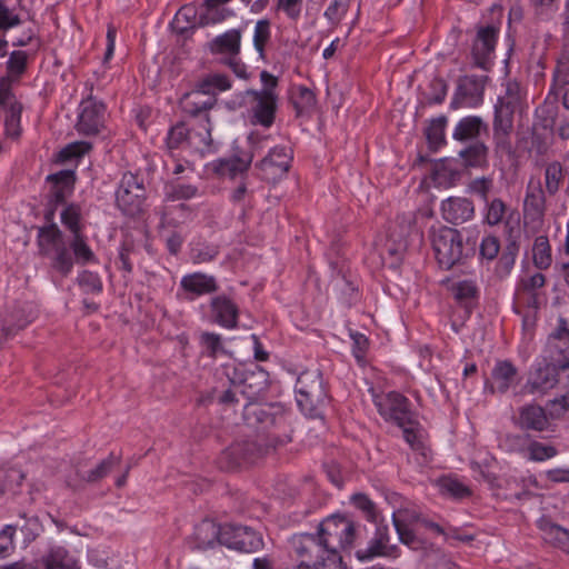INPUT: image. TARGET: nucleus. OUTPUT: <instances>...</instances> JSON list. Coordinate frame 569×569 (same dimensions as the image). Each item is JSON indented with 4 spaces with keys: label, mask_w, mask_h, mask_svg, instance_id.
<instances>
[{
    "label": "nucleus",
    "mask_w": 569,
    "mask_h": 569,
    "mask_svg": "<svg viewBox=\"0 0 569 569\" xmlns=\"http://www.w3.org/2000/svg\"><path fill=\"white\" fill-rule=\"evenodd\" d=\"M289 545L297 569H347L341 556L330 555L318 532L295 535Z\"/></svg>",
    "instance_id": "obj_1"
},
{
    "label": "nucleus",
    "mask_w": 569,
    "mask_h": 569,
    "mask_svg": "<svg viewBox=\"0 0 569 569\" xmlns=\"http://www.w3.org/2000/svg\"><path fill=\"white\" fill-rule=\"evenodd\" d=\"M459 159L443 158L433 162L431 178L438 187L449 188L460 179L461 170L466 167H482L487 162L486 144H469L459 151Z\"/></svg>",
    "instance_id": "obj_2"
},
{
    "label": "nucleus",
    "mask_w": 569,
    "mask_h": 569,
    "mask_svg": "<svg viewBox=\"0 0 569 569\" xmlns=\"http://www.w3.org/2000/svg\"><path fill=\"white\" fill-rule=\"evenodd\" d=\"M359 528L349 517L337 513L325 518L319 523L317 532L331 556H341V550L353 547L359 536Z\"/></svg>",
    "instance_id": "obj_3"
},
{
    "label": "nucleus",
    "mask_w": 569,
    "mask_h": 569,
    "mask_svg": "<svg viewBox=\"0 0 569 569\" xmlns=\"http://www.w3.org/2000/svg\"><path fill=\"white\" fill-rule=\"evenodd\" d=\"M431 242L439 266L446 270L461 263L472 252L465 243L462 234L449 227L433 230Z\"/></svg>",
    "instance_id": "obj_4"
},
{
    "label": "nucleus",
    "mask_w": 569,
    "mask_h": 569,
    "mask_svg": "<svg viewBox=\"0 0 569 569\" xmlns=\"http://www.w3.org/2000/svg\"><path fill=\"white\" fill-rule=\"evenodd\" d=\"M38 244L40 253L50 258L51 267L63 277L71 272L73 258L57 224L52 223L39 230Z\"/></svg>",
    "instance_id": "obj_5"
},
{
    "label": "nucleus",
    "mask_w": 569,
    "mask_h": 569,
    "mask_svg": "<svg viewBox=\"0 0 569 569\" xmlns=\"http://www.w3.org/2000/svg\"><path fill=\"white\" fill-rule=\"evenodd\" d=\"M415 229L410 219L397 218L388 229L385 243L381 247L380 256L385 263L396 268L400 264L408 249L409 237Z\"/></svg>",
    "instance_id": "obj_6"
},
{
    "label": "nucleus",
    "mask_w": 569,
    "mask_h": 569,
    "mask_svg": "<svg viewBox=\"0 0 569 569\" xmlns=\"http://www.w3.org/2000/svg\"><path fill=\"white\" fill-rule=\"evenodd\" d=\"M569 369V358L557 362H549L547 359L543 365H538L530 373L523 392L529 395H546L560 382V372Z\"/></svg>",
    "instance_id": "obj_7"
},
{
    "label": "nucleus",
    "mask_w": 569,
    "mask_h": 569,
    "mask_svg": "<svg viewBox=\"0 0 569 569\" xmlns=\"http://www.w3.org/2000/svg\"><path fill=\"white\" fill-rule=\"evenodd\" d=\"M295 390L297 403L306 413H311L326 396L318 370L302 372L297 379Z\"/></svg>",
    "instance_id": "obj_8"
},
{
    "label": "nucleus",
    "mask_w": 569,
    "mask_h": 569,
    "mask_svg": "<svg viewBox=\"0 0 569 569\" xmlns=\"http://www.w3.org/2000/svg\"><path fill=\"white\" fill-rule=\"evenodd\" d=\"M375 406L378 412L387 421H392L397 426L411 423L415 413L410 409L409 400L401 393L391 391L386 395L375 396Z\"/></svg>",
    "instance_id": "obj_9"
},
{
    "label": "nucleus",
    "mask_w": 569,
    "mask_h": 569,
    "mask_svg": "<svg viewBox=\"0 0 569 569\" xmlns=\"http://www.w3.org/2000/svg\"><path fill=\"white\" fill-rule=\"evenodd\" d=\"M144 188L132 173H124L116 192L117 207L127 216H136L142 210Z\"/></svg>",
    "instance_id": "obj_10"
},
{
    "label": "nucleus",
    "mask_w": 569,
    "mask_h": 569,
    "mask_svg": "<svg viewBox=\"0 0 569 569\" xmlns=\"http://www.w3.org/2000/svg\"><path fill=\"white\" fill-rule=\"evenodd\" d=\"M487 77L462 76L457 81V88L450 102L451 109L475 108L483 100Z\"/></svg>",
    "instance_id": "obj_11"
},
{
    "label": "nucleus",
    "mask_w": 569,
    "mask_h": 569,
    "mask_svg": "<svg viewBox=\"0 0 569 569\" xmlns=\"http://www.w3.org/2000/svg\"><path fill=\"white\" fill-rule=\"evenodd\" d=\"M223 546L242 552H254L262 548L260 533L247 526L226 523L222 526Z\"/></svg>",
    "instance_id": "obj_12"
},
{
    "label": "nucleus",
    "mask_w": 569,
    "mask_h": 569,
    "mask_svg": "<svg viewBox=\"0 0 569 569\" xmlns=\"http://www.w3.org/2000/svg\"><path fill=\"white\" fill-rule=\"evenodd\" d=\"M106 107L93 97H88L80 103V112L76 128L80 134L92 137L104 129Z\"/></svg>",
    "instance_id": "obj_13"
},
{
    "label": "nucleus",
    "mask_w": 569,
    "mask_h": 569,
    "mask_svg": "<svg viewBox=\"0 0 569 569\" xmlns=\"http://www.w3.org/2000/svg\"><path fill=\"white\" fill-rule=\"evenodd\" d=\"M499 29L495 26L479 27L471 47L472 64L488 70L495 53Z\"/></svg>",
    "instance_id": "obj_14"
},
{
    "label": "nucleus",
    "mask_w": 569,
    "mask_h": 569,
    "mask_svg": "<svg viewBox=\"0 0 569 569\" xmlns=\"http://www.w3.org/2000/svg\"><path fill=\"white\" fill-rule=\"evenodd\" d=\"M253 154L250 150H237L228 158H220L212 161L209 167L219 177L236 179L243 178L252 162Z\"/></svg>",
    "instance_id": "obj_15"
},
{
    "label": "nucleus",
    "mask_w": 569,
    "mask_h": 569,
    "mask_svg": "<svg viewBox=\"0 0 569 569\" xmlns=\"http://www.w3.org/2000/svg\"><path fill=\"white\" fill-rule=\"evenodd\" d=\"M246 94L251 97L254 102L251 107V122L264 128L271 127L276 118L277 93L258 92V90L249 89Z\"/></svg>",
    "instance_id": "obj_16"
},
{
    "label": "nucleus",
    "mask_w": 569,
    "mask_h": 569,
    "mask_svg": "<svg viewBox=\"0 0 569 569\" xmlns=\"http://www.w3.org/2000/svg\"><path fill=\"white\" fill-rule=\"evenodd\" d=\"M518 376V368L512 362L498 360L491 370L490 379L485 382V391L505 395L517 383Z\"/></svg>",
    "instance_id": "obj_17"
},
{
    "label": "nucleus",
    "mask_w": 569,
    "mask_h": 569,
    "mask_svg": "<svg viewBox=\"0 0 569 569\" xmlns=\"http://www.w3.org/2000/svg\"><path fill=\"white\" fill-rule=\"evenodd\" d=\"M292 158L293 150L289 144H277L260 161L259 167L268 178H281L288 172Z\"/></svg>",
    "instance_id": "obj_18"
},
{
    "label": "nucleus",
    "mask_w": 569,
    "mask_h": 569,
    "mask_svg": "<svg viewBox=\"0 0 569 569\" xmlns=\"http://www.w3.org/2000/svg\"><path fill=\"white\" fill-rule=\"evenodd\" d=\"M442 217L452 224H460L470 220L475 214V207L471 200L461 197H450L442 201Z\"/></svg>",
    "instance_id": "obj_19"
},
{
    "label": "nucleus",
    "mask_w": 569,
    "mask_h": 569,
    "mask_svg": "<svg viewBox=\"0 0 569 569\" xmlns=\"http://www.w3.org/2000/svg\"><path fill=\"white\" fill-rule=\"evenodd\" d=\"M517 425L522 430L542 432L549 428V416L539 405H525L519 408Z\"/></svg>",
    "instance_id": "obj_20"
},
{
    "label": "nucleus",
    "mask_w": 569,
    "mask_h": 569,
    "mask_svg": "<svg viewBox=\"0 0 569 569\" xmlns=\"http://www.w3.org/2000/svg\"><path fill=\"white\" fill-rule=\"evenodd\" d=\"M489 127L478 116H468L460 119L452 132V138L457 141H472L480 140L488 137Z\"/></svg>",
    "instance_id": "obj_21"
},
{
    "label": "nucleus",
    "mask_w": 569,
    "mask_h": 569,
    "mask_svg": "<svg viewBox=\"0 0 569 569\" xmlns=\"http://www.w3.org/2000/svg\"><path fill=\"white\" fill-rule=\"evenodd\" d=\"M211 311L214 321L227 329H234L238 326V306L227 296L221 295L211 299Z\"/></svg>",
    "instance_id": "obj_22"
},
{
    "label": "nucleus",
    "mask_w": 569,
    "mask_h": 569,
    "mask_svg": "<svg viewBox=\"0 0 569 569\" xmlns=\"http://www.w3.org/2000/svg\"><path fill=\"white\" fill-rule=\"evenodd\" d=\"M493 139L502 142L509 138L513 129V107L512 102L502 100L495 107L493 118Z\"/></svg>",
    "instance_id": "obj_23"
},
{
    "label": "nucleus",
    "mask_w": 569,
    "mask_h": 569,
    "mask_svg": "<svg viewBox=\"0 0 569 569\" xmlns=\"http://www.w3.org/2000/svg\"><path fill=\"white\" fill-rule=\"evenodd\" d=\"M418 522L427 530L441 536L445 541L450 543L451 541L471 542L475 540L473 535L463 533L460 528H457L447 521L436 522L429 518L420 517L418 518Z\"/></svg>",
    "instance_id": "obj_24"
},
{
    "label": "nucleus",
    "mask_w": 569,
    "mask_h": 569,
    "mask_svg": "<svg viewBox=\"0 0 569 569\" xmlns=\"http://www.w3.org/2000/svg\"><path fill=\"white\" fill-rule=\"evenodd\" d=\"M180 286L187 293L192 296L191 299L197 296L212 293L218 290L216 278L201 272H194L182 277Z\"/></svg>",
    "instance_id": "obj_25"
},
{
    "label": "nucleus",
    "mask_w": 569,
    "mask_h": 569,
    "mask_svg": "<svg viewBox=\"0 0 569 569\" xmlns=\"http://www.w3.org/2000/svg\"><path fill=\"white\" fill-rule=\"evenodd\" d=\"M193 537L198 549L213 547L216 542L222 543V526L213 520L204 519L194 527Z\"/></svg>",
    "instance_id": "obj_26"
},
{
    "label": "nucleus",
    "mask_w": 569,
    "mask_h": 569,
    "mask_svg": "<svg viewBox=\"0 0 569 569\" xmlns=\"http://www.w3.org/2000/svg\"><path fill=\"white\" fill-rule=\"evenodd\" d=\"M43 569H80L77 560L62 546H51L40 559Z\"/></svg>",
    "instance_id": "obj_27"
},
{
    "label": "nucleus",
    "mask_w": 569,
    "mask_h": 569,
    "mask_svg": "<svg viewBox=\"0 0 569 569\" xmlns=\"http://www.w3.org/2000/svg\"><path fill=\"white\" fill-rule=\"evenodd\" d=\"M392 522L398 533L400 542L410 548L411 550L428 553L430 550L433 549V545L431 542L418 536L405 522L399 520L395 512L392 515Z\"/></svg>",
    "instance_id": "obj_28"
},
{
    "label": "nucleus",
    "mask_w": 569,
    "mask_h": 569,
    "mask_svg": "<svg viewBox=\"0 0 569 569\" xmlns=\"http://www.w3.org/2000/svg\"><path fill=\"white\" fill-rule=\"evenodd\" d=\"M74 180V172L72 170H62L48 176L47 181L52 184V201L56 203L64 202L67 196L71 193L73 189Z\"/></svg>",
    "instance_id": "obj_29"
},
{
    "label": "nucleus",
    "mask_w": 569,
    "mask_h": 569,
    "mask_svg": "<svg viewBox=\"0 0 569 569\" xmlns=\"http://www.w3.org/2000/svg\"><path fill=\"white\" fill-rule=\"evenodd\" d=\"M240 31L232 29L216 37L209 43V50L213 54H229L231 57H236L240 51Z\"/></svg>",
    "instance_id": "obj_30"
},
{
    "label": "nucleus",
    "mask_w": 569,
    "mask_h": 569,
    "mask_svg": "<svg viewBox=\"0 0 569 569\" xmlns=\"http://www.w3.org/2000/svg\"><path fill=\"white\" fill-rule=\"evenodd\" d=\"M217 103V97L203 96L199 91H190L182 96L180 100L181 108L187 113L196 117L203 111L213 108Z\"/></svg>",
    "instance_id": "obj_31"
},
{
    "label": "nucleus",
    "mask_w": 569,
    "mask_h": 569,
    "mask_svg": "<svg viewBox=\"0 0 569 569\" xmlns=\"http://www.w3.org/2000/svg\"><path fill=\"white\" fill-rule=\"evenodd\" d=\"M400 556V549L396 545H385L382 541L375 537L369 541L365 548H359L356 551V557L360 561H368L375 557H390L398 558Z\"/></svg>",
    "instance_id": "obj_32"
},
{
    "label": "nucleus",
    "mask_w": 569,
    "mask_h": 569,
    "mask_svg": "<svg viewBox=\"0 0 569 569\" xmlns=\"http://www.w3.org/2000/svg\"><path fill=\"white\" fill-rule=\"evenodd\" d=\"M525 209L536 217H542L546 209V197L540 180L531 179L525 198Z\"/></svg>",
    "instance_id": "obj_33"
},
{
    "label": "nucleus",
    "mask_w": 569,
    "mask_h": 569,
    "mask_svg": "<svg viewBox=\"0 0 569 569\" xmlns=\"http://www.w3.org/2000/svg\"><path fill=\"white\" fill-rule=\"evenodd\" d=\"M291 102L297 116H302L315 108L317 99L312 90L305 86H298L291 93Z\"/></svg>",
    "instance_id": "obj_34"
},
{
    "label": "nucleus",
    "mask_w": 569,
    "mask_h": 569,
    "mask_svg": "<svg viewBox=\"0 0 569 569\" xmlns=\"http://www.w3.org/2000/svg\"><path fill=\"white\" fill-rule=\"evenodd\" d=\"M120 463V456H116L111 452L106 459H103L96 468L84 473H79L82 480L87 482H97L103 479L109 472Z\"/></svg>",
    "instance_id": "obj_35"
},
{
    "label": "nucleus",
    "mask_w": 569,
    "mask_h": 569,
    "mask_svg": "<svg viewBox=\"0 0 569 569\" xmlns=\"http://www.w3.org/2000/svg\"><path fill=\"white\" fill-rule=\"evenodd\" d=\"M533 263L538 269H548L551 264V248L546 236H539L533 242Z\"/></svg>",
    "instance_id": "obj_36"
},
{
    "label": "nucleus",
    "mask_w": 569,
    "mask_h": 569,
    "mask_svg": "<svg viewBox=\"0 0 569 569\" xmlns=\"http://www.w3.org/2000/svg\"><path fill=\"white\" fill-rule=\"evenodd\" d=\"M527 459L530 461L542 462L555 458L558 450L555 446L546 445L543 442L532 440L526 448Z\"/></svg>",
    "instance_id": "obj_37"
},
{
    "label": "nucleus",
    "mask_w": 569,
    "mask_h": 569,
    "mask_svg": "<svg viewBox=\"0 0 569 569\" xmlns=\"http://www.w3.org/2000/svg\"><path fill=\"white\" fill-rule=\"evenodd\" d=\"M201 193L199 188L191 183L173 182L167 188V199L171 201L190 200L199 197Z\"/></svg>",
    "instance_id": "obj_38"
},
{
    "label": "nucleus",
    "mask_w": 569,
    "mask_h": 569,
    "mask_svg": "<svg viewBox=\"0 0 569 569\" xmlns=\"http://www.w3.org/2000/svg\"><path fill=\"white\" fill-rule=\"evenodd\" d=\"M518 251L519 247L516 242H510L506 246L496 266V273L499 278H505L510 273L515 266Z\"/></svg>",
    "instance_id": "obj_39"
},
{
    "label": "nucleus",
    "mask_w": 569,
    "mask_h": 569,
    "mask_svg": "<svg viewBox=\"0 0 569 569\" xmlns=\"http://www.w3.org/2000/svg\"><path fill=\"white\" fill-rule=\"evenodd\" d=\"M22 107L20 104H11V107L6 110L4 114V130L6 136L9 139L16 140L20 138L21 127H20V114Z\"/></svg>",
    "instance_id": "obj_40"
},
{
    "label": "nucleus",
    "mask_w": 569,
    "mask_h": 569,
    "mask_svg": "<svg viewBox=\"0 0 569 569\" xmlns=\"http://www.w3.org/2000/svg\"><path fill=\"white\" fill-rule=\"evenodd\" d=\"M448 91L446 80L440 77H435L428 84V90L423 93L425 99L429 104H440L443 102Z\"/></svg>",
    "instance_id": "obj_41"
},
{
    "label": "nucleus",
    "mask_w": 569,
    "mask_h": 569,
    "mask_svg": "<svg viewBox=\"0 0 569 569\" xmlns=\"http://www.w3.org/2000/svg\"><path fill=\"white\" fill-rule=\"evenodd\" d=\"M402 429L403 438L407 443L413 450H420L422 448V438H423V429L420 427L419 422L415 417L411 418V423H406V426H399Z\"/></svg>",
    "instance_id": "obj_42"
},
{
    "label": "nucleus",
    "mask_w": 569,
    "mask_h": 569,
    "mask_svg": "<svg viewBox=\"0 0 569 569\" xmlns=\"http://www.w3.org/2000/svg\"><path fill=\"white\" fill-rule=\"evenodd\" d=\"M562 180V166L560 162L555 161L547 166L545 172L546 190L550 196L558 192L560 182Z\"/></svg>",
    "instance_id": "obj_43"
},
{
    "label": "nucleus",
    "mask_w": 569,
    "mask_h": 569,
    "mask_svg": "<svg viewBox=\"0 0 569 569\" xmlns=\"http://www.w3.org/2000/svg\"><path fill=\"white\" fill-rule=\"evenodd\" d=\"M270 39V22L267 19L257 21L253 34V46L261 59H264V47Z\"/></svg>",
    "instance_id": "obj_44"
},
{
    "label": "nucleus",
    "mask_w": 569,
    "mask_h": 569,
    "mask_svg": "<svg viewBox=\"0 0 569 569\" xmlns=\"http://www.w3.org/2000/svg\"><path fill=\"white\" fill-rule=\"evenodd\" d=\"M448 119L446 116H439L432 119L425 130L428 142H446V127Z\"/></svg>",
    "instance_id": "obj_45"
},
{
    "label": "nucleus",
    "mask_w": 569,
    "mask_h": 569,
    "mask_svg": "<svg viewBox=\"0 0 569 569\" xmlns=\"http://www.w3.org/2000/svg\"><path fill=\"white\" fill-rule=\"evenodd\" d=\"M439 487L442 493L453 498H465L470 495V490L458 479L445 477L439 480Z\"/></svg>",
    "instance_id": "obj_46"
},
{
    "label": "nucleus",
    "mask_w": 569,
    "mask_h": 569,
    "mask_svg": "<svg viewBox=\"0 0 569 569\" xmlns=\"http://www.w3.org/2000/svg\"><path fill=\"white\" fill-rule=\"evenodd\" d=\"M17 525H7L0 531V559L10 557L16 550Z\"/></svg>",
    "instance_id": "obj_47"
},
{
    "label": "nucleus",
    "mask_w": 569,
    "mask_h": 569,
    "mask_svg": "<svg viewBox=\"0 0 569 569\" xmlns=\"http://www.w3.org/2000/svg\"><path fill=\"white\" fill-rule=\"evenodd\" d=\"M69 246L73 251L77 262L84 264L93 260L94 254L81 233L73 236Z\"/></svg>",
    "instance_id": "obj_48"
},
{
    "label": "nucleus",
    "mask_w": 569,
    "mask_h": 569,
    "mask_svg": "<svg viewBox=\"0 0 569 569\" xmlns=\"http://www.w3.org/2000/svg\"><path fill=\"white\" fill-rule=\"evenodd\" d=\"M28 54L26 51L18 50L11 52L7 61L8 77L18 79L27 69Z\"/></svg>",
    "instance_id": "obj_49"
},
{
    "label": "nucleus",
    "mask_w": 569,
    "mask_h": 569,
    "mask_svg": "<svg viewBox=\"0 0 569 569\" xmlns=\"http://www.w3.org/2000/svg\"><path fill=\"white\" fill-rule=\"evenodd\" d=\"M201 346L208 357L214 359L224 351L221 336L214 332H203L200 336Z\"/></svg>",
    "instance_id": "obj_50"
},
{
    "label": "nucleus",
    "mask_w": 569,
    "mask_h": 569,
    "mask_svg": "<svg viewBox=\"0 0 569 569\" xmlns=\"http://www.w3.org/2000/svg\"><path fill=\"white\" fill-rule=\"evenodd\" d=\"M91 146L92 144H66V147L59 151L57 162L66 164L78 160L91 149Z\"/></svg>",
    "instance_id": "obj_51"
},
{
    "label": "nucleus",
    "mask_w": 569,
    "mask_h": 569,
    "mask_svg": "<svg viewBox=\"0 0 569 569\" xmlns=\"http://www.w3.org/2000/svg\"><path fill=\"white\" fill-rule=\"evenodd\" d=\"M546 539L569 553V530L550 525L546 530Z\"/></svg>",
    "instance_id": "obj_52"
},
{
    "label": "nucleus",
    "mask_w": 569,
    "mask_h": 569,
    "mask_svg": "<svg viewBox=\"0 0 569 569\" xmlns=\"http://www.w3.org/2000/svg\"><path fill=\"white\" fill-rule=\"evenodd\" d=\"M77 281L86 293H98L102 291L101 279L94 272L84 270L78 276Z\"/></svg>",
    "instance_id": "obj_53"
},
{
    "label": "nucleus",
    "mask_w": 569,
    "mask_h": 569,
    "mask_svg": "<svg viewBox=\"0 0 569 569\" xmlns=\"http://www.w3.org/2000/svg\"><path fill=\"white\" fill-rule=\"evenodd\" d=\"M452 291L456 299L461 302H468L478 296V288L471 280H463L455 283Z\"/></svg>",
    "instance_id": "obj_54"
},
{
    "label": "nucleus",
    "mask_w": 569,
    "mask_h": 569,
    "mask_svg": "<svg viewBox=\"0 0 569 569\" xmlns=\"http://www.w3.org/2000/svg\"><path fill=\"white\" fill-rule=\"evenodd\" d=\"M352 503L359 510H361L365 517L372 522H377L378 512L376 505L363 493H356L351 498Z\"/></svg>",
    "instance_id": "obj_55"
},
{
    "label": "nucleus",
    "mask_w": 569,
    "mask_h": 569,
    "mask_svg": "<svg viewBox=\"0 0 569 569\" xmlns=\"http://www.w3.org/2000/svg\"><path fill=\"white\" fill-rule=\"evenodd\" d=\"M62 223L72 232L73 236L80 232V210L78 207L70 204L61 212Z\"/></svg>",
    "instance_id": "obj_56"
},
{
    "label": "nucleus",
    "mask_w": 569,
    "mask_h": 569,
    "mask_svg": "<svg viewBox=\"0 0 569 569\" xmlns=\"http://www.w3.org/2000/svg\"><path fill=\"white\" fill-rule=\"evenodd\" d=\"M550 93L562 94V104L569 110V76L553 73Z\"/></svg>",
    "instance_id": "obj_57"
},
{
    "label": "nucleus",
    "mask_w": 569,
    "mask_h": 569,
    "mask_svg": "<svg viewBox=\"0 0 569 569\" xmlns=\"http://www.w3.org/2000/svg\"><path fill=\"white\" fill-rule=\"evenodd\" d=\"M24 478V475L18 469H10L7 471H0V497L9 489H11L14 482L19 486Z\"/></svg>",
    "instance_id": "obj_58"
},
{
    "label": "nucleus",
    "mask_w": 569,
    "mask_h": 569,
    "mask_svg": "<svg viewBox=\"0 0 569 569\" xmlns=\"http://www.w3.org/2000/svg\"><path fill=\"white\" fill-rule=\"evenodd\" d=\"M549 417L552 419H559L569 411V397L561 395L548 401Z\"/></svg>",
    "instance_id": "obj_59"
},
{
    "label": "nucleus",
    "mask_w": 569,
    "mask_h": 569,
    "mask_svg": "<svg viewBox=\"0 0 569 569\" xmlns=\"http://www.w3.org/2000/svg\"><path fill=\"white\" fill-rule=\"evenodd\" d=\"M506 212V204L500 199H493L487 211V222L491 226L498 224L502 221Z\"/></svg>",
    "instance_id": "obj_60"
},
{
    "label": "nucleus",
    "mask_w": 569,
    "mask_h": 569,
    "mask_svg": "<svg viewBox=\"0 0 569 569\" xmlns=\"http://www.w3.org/2000/svg\"><path fill=\"white\" fill-rule=\"evenodd\" d=\"M212 401H217L220 405L229 406V405L237 402L238 400L236 398V391L233 389L229 388L223 391L213 390L208 396L207 399H203V398L200 399V402H202V403L212 402Z\"/></svg>",
    "instance_id": "obj_61"
},
{
    "label": "nucleus",
    "mask_w": 569,
    "mask_h": 569,
    "mask_svg": "<svg viewBox=\"0 0 569 569\" xmlns=\"http://www.w3.org/2000/svg\"><path fill=\"white\" fill-rule=\"evenodd\" d=\"M500 250V243L498 238L493 236H487L482 239L480 243V254L488 259L493 260Z\"/></svg>",
    "instance_id": "obj_62"
},
{
    "label": "nucleus",
    "mask_w": 569,
    "mask_h": 569,
    "mask_svg": "<svg viewBox=\"0 0 569 569\" xmlns=\"http://www.w3.org/2000/svg\"><path fill=\"white\" fill-rule=\"evenodd\" d=\"M546 283V277L537 272L528 278L521 279L519 283V290L525 293L535 292L536 289L542 288Z\"/></svg>",
    "instance_id": "obj_63"
},
{
    "label": "nucleus",
    "mask_w": 569,
    "mask_h": 569,
    "mask_svg": "<svg viewBox=\"0 0 569 569\" xmlns=\"http://www.w3.org/2000/svg\"><path fill=\"white\" fill-rule=\"evenodd\" d=\"M469 189L472 193L478 194L483 201H488V193L492 189V180L490 178H477L471 181Z\"/></svg>",
    "instance_id": "obj_64"
}]
</instances>
